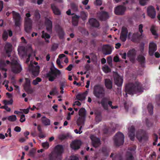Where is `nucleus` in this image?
<instances>
[{"label": "nucleus", "mask_w": 160, "mask_h": 160, "mask_svg": "<svg viewBox=\"0 0 160 160\" xmlns=\"http://www.w3.org/2000/svg\"><path fill=\"white\" fill-rule=\"evenodd\" d=\"M3 102L4 104L6 106L8 104L11 105L12 104L13 100L11 99L9 101H7L6 100H4L3 101Z\"/></svg>", "instance_id": "nucleus-49"}, {"label": "nucleus", "mask_w": 160, "mask_h": 160, "mask_svg": "<svg viewBox=\"0 0 160 160\" xmlns=\"http://www.w3.org/2000/svg\"><path fill=\"white\" fill-rule=\"evenodd\" d=\"M120 55L121 56L122 58L123 59H125L126 58L127 54L126 52H124L123 53H120Z\"/></svg>", "instance_id": "nucleus-61"}, {"label": "nucleus", "mask_w": 160, "mask_h": 160, "mask_svg": "<svg viewBox=\"0 0 160 160\" xmlns=\"http://www.w3.org/2000/svg\"><path fill=\"white\" fill-rule=\"evenodd\" d=\"M103 71L105 73H108L111 72V70L109 67L106 65H105L102 68Z\"/></svg>", "instance_id": "nucleus-45"}, {"label": "nucleus", "mask_w": 160, "mask_h": 160, "mask_svg": "<svg viewBox=\"0 0 160 160\" xmlns=\"http://www.w3.org/2000/svg\"><path fill=\"white\" fill-rule=\"evenodd\" d=\"M81 144V141L80 140H77L72 142L70 144V146L74 150H78L80 148Z\"/></svg>", "instance_id": "nucleus-19"}, {"label": "nucleus", "mask_w": 160, "mask_h": 160, "mask_svg": "<svg viewBox=\"0 0 160 160\" xmlns=\"http://www.w3.org/2000/svg\"><path fill=\"white\" fill-rule=\"evenodd\" d=\"M14 130L16 132H19L21 131V128L19 127L16 126L14 128Z\"/></svg>", "instance_id": "nucleus-62"}, {"label": "nucleus", "mask_w": 160, "mask_h": 160, "mask_svg": "<svg viewBox=\"0 0 160 160\" xmlns=\"http://www.w3.org/2000/svg\"><path fill=\"white\" fill-rule=\"evenodd\" d=\"M136 137L139 142H141L142 139H146V136L145 132L142 130H140L137 132Z\"/></svg>", "instance_id": "nucleus-16"}, {"label": "nucleus", "mask_w": 160, "mask_h": 160, "mask_svg": "<svg viewBox=\"0 0 160 160\" xmlns=\"http://www.w3.org/2000/svg\"><path fill=\"white\" fill-rule=\"evenodd\" d=\"M70 160H79L78 158L75 156H71Z\"/></svg>", "instance_id": "nucleus-64"}, {"label": "nucleus", "mask_w": 160, "mask_h": 160, "mask_svg": "<svg viewBox=\"0 0 160 160\" xmlns=\"http://www.w3.org/2000/svg\"><path fill=\"white\" fill-rule=\"evenodd\" d=\"M138 61L141 64L142 67H144V64L145 63V58L142 55H139L138 57Z\"/></svg>", "instance_id": "nucleus-29"}, {"label": "nucleus", "mask_w": 160, "mask_h": 160, "mask_svg": "<svg viewBox=\"0 0 160 160\" xmlns=\"http://www.w3.org/2000/svg\"><path fill=\"white\" fill-rule=\"evenodd\" d=\"M88 22L90 25L92 27L98 28L100 25L99 22L95 18H90Z\"/></svg>", "instance_id": "nucleus-23"}, {"label": "nucleus", "mask_w": 160, "mask_h": 160, "mask_svg": "<svg viewBox=\"0 0 160 160\" xmlns=\"http://www.w3.org/2000/svg\"><path fill=\"white\" fill-rule=\"evenodd\" d=\"M143 36L140 34L138 32L134 33L131 38V40L133 42H137L141 39L142 38Z\"/></svg>", "instance_id": "nucleus-15"}, {"label": "nucleus", "mask_w": 160, "mask_h": 160, "mask_svg": "<svg viewBox=\"0 0 160 160\" xmlns=\"http://www.w3.org/2000/svg\"><path fill=\"white\" fill-rule=\"evenodd\" d=\"M143 27V25L142 24L139 25L138 26V31L140 32V34H142V36H143L142 33L143 32V30L142 29Z\"/></svg>", "instance_id": "nucleus-51"}, {"label": "nucleus", "mask_w": 160, "mask_h": 160, "mask_svg": "<svg viewBox=\"0 0 160 160\" xmlns=\"http://www.w3.org/2000/svg\"><path fill=\"white\" fill-rule=\"evenodd\" d=\"M60 89H63L66 86H67L66 80L63 79L62 81H61L59 83Z\"/></svg>", "instance_id": "nucleus-40"}, {"label": "nucleus", "mask_w": 160, "mask_h": 160, "mask_svg": "<svg viewBox=\"0 0 160 160\" xmlns=\"http://www.w3.org/2000/svg\"><path fill=\"white\" fill-rule=\"evenodd\" d=\"M90 138L92 140V144L93 147L97 148L101 144L100 140L99 138H97L93 135L90 136Z\"/></svg>", "instance_id": "nucleus-13"}, {"label": "nucleus", "mask_w": 160, "mask_h": 160, "mask_svg": "<svg viewBox=\"0 0 160 160\" xmlns=\"http://www.w3.org/2000/svg\"><path fill=\"white\" fill-rule=\"evenodd\" d=\"M42 122L45 126L49 125L50 124V120L47 118L43 116L41 118Z\"/></svg>", "instance_id": "nucleus-32"}, {"label": "nucleus", "mask_w": 160, "mask_h": 160, "mask_svg": "<svg viewBox=\"0 0 160 160\" xmlns=\"http://www.w3.org/2000/svg\"><path fill=\"white\" fill-rule=\"evenodd\" d=\"M126 9V7L123 5H118L114 8V12L117 15H123L124 14Z\"/></svg>", "instance_id": "nucleus-10"}, {"label": "nucleus", "mask_w": 160, "mask_h": 160, "mask_svg": "<svg viewBox=\"0 0 160 160\" xmlns=\"http://www.w3.org/2000/svg\"><path fill=\"white\" fill-rule=\"evenodd\" d=\"M30 14L29 13H27L24 21V28L25 31L29 33L30 31Z\"/></svg>", "instance_id": "nucleus-11"}, {"label": "nucleus", "mask_w": 160, "mask_h": 160, "mask_svg": "<svg viewBox=\"0 0 160 160\" xmlns=\"http://www.w3.org/2000/svg\"><path fill=\"white\" fill-rule=\"evenodd\" d=\"M109 17L108 13L105 11H102L99 13V18L102 21H105Z\"/></svg>", "instance_id": "nucleus-26"}, {"label": "nucleus", "mask_w": 160, "mask_h": 160, "mask_svg": "<svg viewBox=\"0 0 160 160\" xmlns=\"http://www.w3.org/2000/svg\"><path fill=\"white\" fill-rule=\"evenodd\" d=\"M42 38H44L45 40V42L47 43L49 42V40L48 39H46V38L49 39L50 38V36L49 34L47 33H45L44 31H43L42 32Z\"/></svg>", "instance_id": "nucleus-33"}, {"label": "nucleus", "mask_w": 160, "mask_h": 160, "mask_svg": "<svg viewBox=\"0 0 160 160\" xmlns=\"http://www.w3.org/2000/svg\"><path fill=\"white\" fill-rule=\"evenodd\" d=\"M150 31L153 35L155 36H158V34L156 32V31L155 29V27L154 26H152L150 29Z\"/></svg>", "instance_id": "nucleus-48"}, {"label": "nucleus", "mask_w": 160, "mask_h": 160, "mask_svg": "<svg viewBox=\"0 0 160 160\" xmlns=\"http://www.w3.org/2000/svg\"><path fill=\"white\" fill-rule=\"evenodd\" d=\"M80 18L79 16L75 15L72 17V23L73 25L77 26L78 24L79 18Z\"/></svg>", "instance_id": "nucleus-28"}, {"label": "nucleus", "mask_w": 160, "mask_h": 160, "mask_svg": "<svg viewBox=\"0 0 160 160\" xmlns=\"http://www.w3.org/2000/svg\"><path fill=\"white\" fill-rule=\"evenodd\" d=\"M93 93L94 96L97 98L105 97V89L100 84H97L94 86Z\"/></svg>", "instance_id": "nucleus-4"}, {"label": "nucleus", "mask_w": 160, "mask_h": 160, "mask_svg": "<svg viewBox=\"0 0 160 160\" xmlns=\"http://www.w3.org/2000/svg\"><path fill=\"white\" fill-rule=\"evenodd\" d=\"M76 98L79 100L83 101L85 99V97L83 94H79L77 95Z\"/></svg>", "instance_id": "nucleus-42"}, {"label": "nucleus", "mask_w": 160, "mask_h": 160, "mask_svg": "<svg viewBox=\"0 0 160 160\" xmlns=\"http://www.w3.org/2000/svg\"><path fill=\"white\" fill-rule=\"evenodd\" d=\"M147 12L148 15L152 18H154L156 15L155 9L153 7L150 6L147 9Z\"/></svg>", "instance_id": "nucleus-14"}, {"label": "nucleus", "mask_w": 160, "mask_h": 160, "mask_svg": "<svg viewBox=\"0 0 160 160\" xmlns=\"http://www.w3.org/2000/svg\"><path fill=\"white\" fill-rule=\"evenodd\" d=\"M34 16L37 20H39L40 18V15L38 11L35 12Z\"/></svg>", "instance_id": "nucleus-52"}, {"label": "nucleus", "mask_w": 160, "mask_h": 160, "mask_svg": "<svg viewBox=\"0 0 160 160\" xmlns=\"http://www.w3.org/2000/svg\"><path fill=\"white\" fill-rule=\"evenodd\" d=\"M4 50L6 53L8 55V57H9V54L12 51V45L8 42H7L4 47Z\"/></svg>", "instance_id": "nucleus-25"}, {"label": "nucleus", "mask_w": 160, "mask_h": 160, "mask_svg": "<svg viewBox=\"0 0 160 160\" xmlns=\"http://www.w3.org/2000/svg\"><path fill=\"white\" fill-rule=\"evenodd\" d=\"M82 19L84 20L86 19L87 17V14L84 11H82L80 12V16Z\"/></svg>", "instance_id": "nucleus-43"}, {"label": "nucleus", "mask_w": 160, "mask_h": 160, "mask_svg": "<svg viewBox=\"0 0 160 160\" xmlns=\"http://www.w3.org/2000/svg\"><path fill=\"white\" fill-rule=\"evenodd\" d=\"M95 4L98 6H100L102 4V2L101 0H96Z\"/></svg>", "instance_id": "nucleus-59"}, {"label": "nucleus", "mask_w": 160, "mask_h": 160, "mask_svg": "<svg viewBox=\"0 0 160 160\" xmlns=\"http://www.w3.org/2000/svg\"><path fill=\"white\" fill-rule=\"evenodd\" d=\"M114 83L118 87L117 89L118 91H121V88L123 82V79L122 77L120 76L117 73L115 74L114 77Z\"/></svg>", "instance_id": "nucleus-9"}, {"label": "nucleus", "mask_w": 160, "mask_h": 160, "mask_svg": "<svg viewBox=\"0 0 160 160\" xmlns=\"http://www.w3.org/2000/svg\"><path fill=\"white\" fill-rule=\"evenodd\" d=\"M85 118L84 117H79L77 121L78 125L80 126L83 125L84 123Z\"/></svg>", "instance_id": "nucleus-37"}, {"label": "nucleus", "mask_w": 160, "mask_h": 160, "mask_svg": "<svg viewBox=\"0 0 160 160\" xmlns=\"http://www.w3.org/2000/svg\"><path fill=\"white\" fill-rule=\"evenodd\" d=\"M105 86L107 88L111 89L112 87V81L109 79H106L104 81Z\"/></svg>", "instance_id": "nucleus-27"}, {"label": "nucleus", "mask_w": 160, "mask_h": 160, "mask_svg": "<svg viewBox=\"0 0 160 160\" xmlns=\"http://www.w3.org/2000/svg\"><path fill=\"white\" fill-rule=\"evenodd\" d=\"M51 8L55 14L56 15H60L61 14L60 11L54 4H53L51 5Z\"/></svg>", "instance_id": "nucleus-30"}, {"label": "nucleus", "mask_w": 160, "mask_h": 160, "mask_svg": "<svg viewBox=\"0 0 160 160\" xmlns=\"http://www.w3.org/2000/svg\"><path fill=\"white\" fill-rule=\"evenodd\" d=\"M41 78L39 77H37L35 80L33 81L32 84L34 85H36L38 84V82H41Z\"/></svg>", "instance_id": "nucleus-44"}, {"label": "nucleus", "mask_w": 160, "mask_h": 160, "mask_svg": "<svg viewBox=\"0 0 160 160\" xmlns=\"http://www.w3.org/2000/svg\"><path fill=\"white\" fill-rule=\"evenodd\" d=\"M58 47V45L57 44H54L52 45L51 48V50L52 51H55Z\"/></svg>", "instance_id": "nucleus-55"}, {"label": "nucleus", "mask_w": 160, "mask_h": 160, "mask_svg": "<svg viewBox=\"0 0 160 160\" xmlns=\"http://www.w3.org/2000/svg\"><path fill=\"white\" fill-rule=\"evenodd\" d=\"M49 160H56V157L51 154L49 155Z\"/></svg>", "instance_id": "nucleus-56"}, {"label": "nucleus", "mask_w": 160, "mask_h": 160, "mask_svg": "<svg viewBox=\"0 0 160 160\" xmlns=\"http://www.w3.org/2000/svg\"><path fill=\"white\" fill-rule=\"evenodd\" d=\"M11 62L8 60L6 62L1 61L0 62V68L1 69L5 71H7V69L4 68L3 67H5L7 65L11 64L12 71L14 73H19L22 70V68L21 65L18 62V60L17 58L15 56H13L11 58Z\"/></svg>", "instance_id": "nucleus-1"}, {"label": "nucleus", "mask_w": 160, "mask_h": 160, "mask_svg": "<svg viewBox=\"0 0 160 160\" xmlns=\"http://www.w3.org/2000/svg\"><path fill=\"white\" fill-rule=\"evenodd\" d=\"M98 103L99 104H101L102 106L103 109L107 111L108 110V106L112 109H116L118 108L117 106H112V102L110 100V99L109 98L107 97H104L103 98H102L101 101H98Z\"/></svg>", "instance_id": "nucleus-3"}, {"label": "nucleus", "mask_w": 160, "mask_h": 160, "mask_svg": "<svg viewBox=\"0 0 160 160\" xmlns=\"http://www.w3.org/2000/svg\"><path fill=\"white\" fill-rule=\"evenodd\" d=\"M57 92L56 88H54L53 89L52 91H51L49 94L50 95H54L55 94V93Z\"/></svg>", "instance_id": "nucleus-60"}, {"label": "nucleus", "mask_w": 160, "mask_h": 160, "mask_svg": "<svg viewBox=\"0 0 160 160\" xmlns=\"http://www.w3.org/2000/svg\"><path fill=\"white\" fill-rule=\"evenodd\" d=\"M86 114V111L85 109L84 108H81L78 112V114L80 117L85 118Z\"/></svg>", "instance_id": "nucleus-36"}, {"label": "nucleus", "mask_w": 160, "mask_h": 160, "mask_svg": "<svg viewBox=\"0 0 160 160\" xmlns=\"http://www.w3.org/2000/svg\"><path fill=\"white\" fill-rule=\"evenodd\" d=\"M26 82L24 86V88L25 91L29 93L30 92V82L28 78H26Z\"/></svg>", "instance_id": "nucleus-31"}, {"label": "nucleus", "mask_w": 160, "mask_h": 160, "mask_svg": "<svg viewBox=\"0 0 160 160\" xmlns=\"http://www.w3.org/2000/svg\"><path fill=\"white\" fill-rule=\"evenodd\" d=\"M71 9L74 12H76L78 11V6L76 4L74 3H71Z\"/></svg>", "instance_id": "nucleus-41"}, {"label": "nucleus", "mask_w": 160, "mask_h": 160, "mask_svg": "<svg viewBox=\"0 0 160 160\" xmlns=\"http://www.w3.org/2000/svg\"><path fill=\"white\" fill-rule=\"evenodd\" d=\"M25 121V116L24 115H22L20 117V121L22 122H24Z\"/></svg>", "instance_id": "nucleus-57"}, {"label": "nucleus", "mask_w": 160, "mask_h": 160, "mask_svg": "<svg viewBox=\"0 0 160 160\" xmlns=\"http://www.w3.org/2000/svg\"><path fill=\"white\" fill-rule=\"evenodd\" d=\"M45 24L47 31L49 32H52V22L48 18L45 19Z\"/></svg>", "instance_id": "nucleus-21"}, {"label": "nucleus", "mask_w": 160, "mask_h": 160, "mask_svg": "<svg viewBox=\"0 0 160 160\" xmlns=\"http://www.w3.org/2000/svg\"><path fill=\"white\" fill-rule=\"evenodd\" d=\"M17 117L15 115H12L9 116L8 118V120L11 122H14L17 120Z\"/></svg>", "instance_id": "nucleus-46"}, {"label": "nucleus", "mask_w": 160, "mask_h": 160, "mask_svg": "<svg viewBox=\"0 0 160 160\" xmlns=\"http://www.w3.org/2000/svg\"><path fill=\"white\" fill-rule=\"evenodd\" d=\"M125 92L127 96V93L132 95L137 93H142L143 92V88L142 84L136 81L134 83L127 84L125 86Z\"/></svg>", "instance_id": "nucleus-2"}, {"label": "nucleus", "mask_w": 160, "mask_h": 160, "mask_svg": "<svg viewBox=\"0 0 160 160\" xmlns=\"http://www.w3.org/2000/svg\"><path fill=\"white\" fill-rule=\"evenodd\" d=\"M114 141L115 145L119 146L122 145L124 142V136L122 132H119L117 133L114 138Z\"/></svg>", "instance_id": "nucleus-6"}, {"label": "nucleus", "mask_w": 160, "mask_h": 160, "mask_svg": "<svg viewBox=\"0 0 160 160\" xmlns=\"http://www.w3.org/2000/svg\"><path fill=\"white\" fill-rule=\"evenodd\" d=\"M140 4L142 6H145L146 3V2L145 0H139Z\"/></svg>", "instance_id": "nucleus-58"}, {"label": "nucleus", "mask_w": 160, "mask_h": 160, "mask_svg": "<svg viewBox=\"0 0 160 160\" xmlns=\"http://www.w3.org/2000/svg\"><path fill=\"white\" fill-rule=\"evenodd\" d=\"M135 128L133 126H132L129 130L128 132V136L130 140L133 141L135 136Z\"/></svg>", "instance_id": "nucleus-24"}, {"label": "nucleus", "mask_w": 160, "mask_h": 160, "mask_svg": "<svg viewBox=\"0 0 160 160\" xmlns=\"http://www.w3.org/2000/svg\"><path fill=\"white\" fill-rule=\"evenodd\" d=\"M42 146L44 149H47L49 146V144L48 142H46L42 143Z\"/></svg>", "instance_id": "nucleus-47"}, {"label": "nucleus", "mask_w": 160, "mask_h": 160, "mask_svg": "<svg viewBox=\"0 0 160 160\" xmlns=\"http://www.w3.org/2000/svg\"><path fill=\"white\" fill-rule=\"evenodd\" d=\"M54 151L57 155H61L64 151L63 146L60 144L56 145L54 148Z\"/></svg>", "instance_id": "nucleus-20"}, {"label": "nucleus", "mask_w": 160, "mask_h": 160, "mask_svg": "<svg viewBox=\"0 0 160 160\" xmlns=\"http://www.w3.org/2000/svg\"><path fill=\"white\" fill-rule=\"evenodd\" d=\"M153 107L152 104L151 103H148L147 109L149 113L151 115L153 113Z\"/></svg>", "instance_id": "nucleus-39"}, {"label": "nucleus", "mask_w": 160, "mask_h": 160, "mask_svg": "<svg viewBox=\"0 0 160 160\" xmlns=\"http://www.w3.org/2000/svg\"><path fill=\"white\" fill-rule=\"evenodd\" d=\"M136 54V52L134 49L128 51L127 53V56L129 58L131 61H134Z\"/></svg>", "instance_id": "nucleus-22"}, {"label": "nucleus", "mask_w": 160, "mask_h": 160, "mask_svg": "<svg viewBox=\"0 0 160 160\" xmlns=\"http://www.w3.org/2000/svg\"><path fill=\"white\" fill-rule=\"evenodd\" d=\"M61 74L60 70L56 68L50 69V71L46 74V77L48 78L50 81L52 82L58 76Z\"/></svg>", "instance_id": "nucleus-5"}, {"label": "nucleus", "mask_w": 160, "mask_h": 160, "mask_svg": "<svg viewBox=\"0 0 160 160\" xmlns=\"http://www.w3.org/2000/svg\"><path fill=\"white\" fill-rule=\"evenodd\" d=\"M126 160H134V157L132 153L130 152H127L126 154Z\"/></svg>", "instance_id": "nucleus-34"}, {"label": "nucleus", "mask_w": 160, "mask_h": 160, "mask_svg": "<svg viewBox=\"0 0 160 160\" xmlns=\"http://www.w3.org/2000/svg\"><path fill=\"white\" fill-rule=\"evenodd\" d=\"M146 123L147 126L148 127H151L153 124V123L150 122L148 118H146Z\"/></svg>", "instance_id": "nucleus-54"}, {"label": "nucleus", "mask_w": 160, "mask_h": 160, "mask_svg": "<svg viewBox=\"0 0 160 160\" xmlns=\"http://www.w3.org/2000/svg\"><path fill=\"white\" fill-rule=\"evenodd\" d=\"M113 61L115 62H120L119 58L118 56H115L114 58Z\"/></svg>", "instance_id": "nucleus-63"}, {"label": "nucleus", "mask_w": 160, "mask_h": 160, "mask_svg": "<svg viewBox=\"0 0 160 160\" xmlns=\"http://www.w3.org/2000/svg\"><path fill=\"white\" fill-rule=\"evenodd\" d=\"M59 37L60 39H63L65 35L64 32L61 28H59L57 31Z\"/></svg>", "instance_id": "nucleus-35"}, {"label": "nucleus", "mask_w": 160, "mask_h": 160, "mask_svg": "<svg viewBox=\"0 0 160 160\" xmlns=\"http://www.w3.org/2000/svg\"><path fill=\"white\" fill-rule=\"evenodd\" d=\"M128 31L127 28L124 26L122 27L120 37V39L122 42H125L127 39V36H128L129 38L130 36L131 33L129 32L128 35Z\"/></svg>", "instance_id": "nucleus-7"}, {"label": "nucleus", "mask_w": 160, "mask_h": 160, "mask_svg": "<svg viewBox=\"0 0 160 160\" xmlns=\"http://www.w3.org/2000/svg\"><path fill=\"white\" fill-rule=\"evenodd\" d=\"M13 18L14 19L15 25L19 27L21 25V17L20 14L14 11H12Z\"/></svg>", "instance_id": "nucleus-12"}, {"label": "nucleus", "mask_w": 160, "mask_h": 160, "mask_svg": "<svg viewBox=\"0 0 160 160\" xmlns=\"http://www.w3.org/2000/svg\"><path fill=\"white\" fill-rule=\"evenodd\" d=\"M112 52L111 47L109 45H103L102 48V52L105 55L110 54Z\"/></svg>", "instance_id": "nucleus-17"}, {"label": "nucleus", "mask_w": 160, "mask_h": 160, "mask_svg": "<svg viewBox=\"0 0 160 160\" xmlns=\"http://www.w3.org/2000/svg\"><path fill=\"white\" fill-rule=\"evenodd\" d=\"M156 44L153 42L150 43L149 46V53L150 56L153 55L154 52L157 50Z\"/></svg>", "instance_id": "nucleus-18"}, {"label": "nucleus", "mask_w": 160, "mask_h": 160, "mask_svg": "<svg viewBox=\"0 0 160 160\" xmlns=\"http://www.w3.org/2000/svg\"><path fill=\"white\" fill-rule=\"evenodd\" d=\"M18 50L19 53L22 51L25 52V48L22 46H19Z\"/></svg>", "instance_id": "nucleus-53"}, {"label": "nucleus", "mask_w": 160, "mask_h": 160, "mask_svg": "<svg viewBox=\"0 0 160 160\" xmlns=\"http://www.w3.org/2000/svg\"><path fill=\"white\" fill-rule=\"evenodd\" d=\"M34 64L37 66H34L32 64V62L31 61V72L32 77L38 76L40 72V67L38 66L37 65L38 63L35 62Z\"/></svg>", "instance_id": "nucleus-8"}, {"label": "nucleus", "mask_w": 160, "mask_h": 160, "mask_svg": "<svg viewBox=\"0 0 160 160\" xmlns=\"http://www.w3.org/2000/svg\"><path fill=\"white\" fill-rule=\"evenodd\" d=\"M103 155L105 156H108L109 155V151L106 147H102L101 149Z\"/></svg>", "instance_id": "nucleus-38"}, {"label": "nucleus", "mask_w": 160, "mask_h": 160, "mask_svg": "<svg viewBox=\"0 0 160 160\" xmlns=\"http://www.w3.org/2000/svg\"><path fill=\"white\" fill-rule=\"evenodd\" d=\"M8 38V32L6 31H4L2 34V38L4 40L6 41Z\"/></svg>", "instance_id": "nucleus-50"}]
</instances>
